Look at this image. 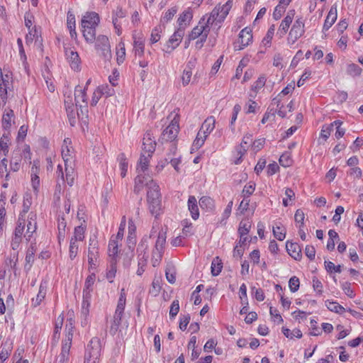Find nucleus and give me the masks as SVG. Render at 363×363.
<instances>
[{
    "instance_id": "obj_36",
    "label": "nucleus",
    "mask_w": 363,
    "mask_h": 363,
    "mask_svg": "<svg viewBox=\"0 0 363 363\" xmlns=\"http://www.w3.org/2000/svg\"><path fill=\"white\" fill-rule=\"evenodd\" d=\"M118 240L111 238L108 244V255L110 257H114L118 252Z\"/></svg>"
},
{
    "instance_id": "obj_43",
    "label": "nucleus",
    "mask_w": 363,
    "mask_h": 363,
    "mask_svg": "<svg viewBox=\"0 0 363 363\" xmlns=\"http://www.w3.org/2000/svg\"><path fill=\"white\" fill-rule=\"evenodd\" d=\"M84 238V228L82 225L77 226L74 228V236L71 238V240L74 242L82 241Z\"/></svg>"
},
{
    "instance_id": "obj_59",
    "label": "nucleus",
    "mask_w": 363,
    "mask_h": 363,
    "mask_svg": "<svg viewBox=\"0 0 363 363\" xmlns=\"http://www.w3.org/2000/svg\"><path fill=\"white\" fill-rule=\"evenodd\" d=\"M333 123H334V126H335V128H336V132L335 134V137L337 139L342 138L345 133V129L341 128V125L342 124V122L337 120V121H335L333 122Z\"/></svg>"
},
{
    "instance_id": "obj_30",
    "label": "nucleus",
    "mask_w": 363,
    "mask_h": 363,
    "mask_svg": "<svg viewBox=\"0 0 363 363\" xmlns=\"http://www.w3.org/2000/svg\"><path fill=\"white\" fill-rule=\"evenodd\" d=\"M147 248V245L144 243L139 245L138 250H141V253L138 255V265L146 266L148 255L145 252L143 253V251L145 250Z\"/></svg>"
},
{
    "instance_id": "obj_25",
    "label": "nucleus",
    "mask_w": 363,
    "mask_h": 363,
    "mask_svg": "<svg viewBox=\"0 0 363 363\" xmlns=\"http://www.w3.org/2000/svg\"><path fill=\"white\" fill-rule=\"evenodd\" d=\"M125 16V12L121 8H117L116 11L114 13V16L113 18V24L116 30H117V34L119 35L121 34V26L118 23V18H122Z\"/></svg>"
},
{
    "instance_id": "obj_53",
    "label": "nucleus",
    "mask_w": 363,
    "mask_h": 363,
    "mask_svg": "<svg viewBox=\"0 0 363 363\" xmlns=\"http://www.w3.org/2000/svg\"><path fill=\"white\" fill-rule=\"evenodd\" d=\"M79 245L77 242L70 240L69 254L71 259H74L78 253Z\"/></svg>"
},
{
    "instance_id": "obj_40",
    "label": "nucleus",
    "mask_w": 363,
    "mask_h": 363,
    "mask_svg": "<svg viewBox=\"0 0 363 363\" xmlns=\"http://www.w3.org/2000/svg\"><path fill=\"white\" fill-rule=\"evenodd\" d=\"M273 235L274 236L280 241L284 240L286 237V229L283 226L277 225L273 227Z\"/></svg>"
},
{
    "instance_id": "obj_19",
    "label": "nucleus",
    "mask_w": 363,
    "mask_h": 363,
    "mask_svg": "<svg viewBox=\"0 0 363 363\" xmlns=\"http://www.w3.org/2000/svg\"><path fill=\"white\" fill-rule=\"evenodd\" d=\"M86 87L82 89L80 86H77L74 90V101L75 106H78L80 101L84 104H87V99L86 94Z\"/></svg>"
},
{
    "instance_id": "obj_20",
    "label": "nucleus",
    "mask_w": 363,
    "mask_h": 363,
    "mask_svg": "<svg viewBox=\"0 0 363 363\" xmlns=\"http://www.w3.org/2000/svg\"><path fill=\"white\" fill-rule=\"evenodd\" d=\"M108 85H102L96 88V89L94 91L92 99L91 101V106H95L99 99L105 94V89H108Z\"/></svg>"
},
{
    "instance_id": "obj_47",
    "label": "nucleus",
    "mask_w": 363,
    "mask_h": 363,
    "mask_svg": "<svg viewBox=\"0 0 363 363\" xmlns=\"http://www.w3.org/2000/svg\"><path fill=\"white\" fill-rule=\"evenodd\" d=\"M123 291H124V289H122L120 297L118 301L117 307L116 309V312H119L121 313H124L125 306V295Z\"/></svg>"
},
{
    "instance_id": "obj_37",
    "label": "nucleus",
    "mask_w": 363,
    "mask_h": 363,
    "mask_svg": "<svg viewBox=\"0 0 363 363\" xmlns=\"http://www.w3.org/2000/svg\"><path fill=\"white\" fill-rule=\"evenodd\" d=\"M251 228V222L248 220H242L240 223L239 228H238V233L240 234V236H245L247 235L250 230Z\"/></svg>"
},
{
    "instance_id": "obj_6",
    "label": "nucleus",
    "mask_w": 363,
    "mask_h": 363,
    "mask_svg": "<svg viewBox=\"0 0 363 363\" xmlns=\"http://www.w3.org/2000/svg\"><path fill=\"white\" fill-rule=\"evenodd\" d=\"M184 35V28L179 27L174 34L170 37L166 45V49L164 52L167 53H171L177 46H179L183 37Z\"/></svg>"
},
{
    "instance_id": "obj_3",
    "label": "nucleus",
    "mask_w": 363,
    "mask_h": 363,
    "mask_svg": "<svg viewBox=\"0 0 363 363\" xmlns=\"http://www.w3.org/2000/svg\"><path fill=\"white\" fill-rule=\"evenodd\" d=\"M95 46L97 50H101V55L104 59L109 60L111 57V45L107 36L99 35L96 40Z\"/></svg>"
},
{
    "instance_id": "obj_35",
    "label": "nucleus",
    "mask_w": 363,
    "mask_h": 363,
    "mask_svg": "<svg viewBox=\"0 0 363 363\" xmlns=\"http://www.w3.org/2000/svg\"><path fill=\"white\" fill-rule=\"evenodd\" d=\"M83 36L89 43H93L96 38V28L82 29Z\"/></svg>"
},
{
    "instance_id": "obj_61",
    "label": "nucleus",
    "mask_w": 363,
    "mask_h": 363,
    "mask_svg": "<svg viewBox=\"0 0 363 363\" xmlns=\"http://www.w3.org/2000/svg\"><path fill=\"white\" fill-rule=\"evenodd\" d=\"M192 18V14L189 11L183 12L179 17L177 22L180 27L182 26L183 23L186 21H190Z\"/></svg>"
},
{
    "instance_id": "obj_16",
    "label": "nucleus",
    "mask_w": 363,
    "mask_h": 363,
    "mask_svg": "<svg viewBox=\"0 0 363 363\" xmlns=\"http://www.w3.org/2000/svg\"><path fill=\"white\" fill-rule=\"evenodd\" d=\"M337 19V8L336 6H333L326 17V19L325 20V23L323 25V29L324 30H328L329 28L333 25L335 21Z\"/></svg>"
},
{
    "instance_id": "obj_11",
    "label": "nucleus",
    "mask_w": 363,
    "mask_h": 363,
    "mask_svg": "<svg viewBox=\"0 0 363 363\" xmlns=\"http://www.w3.org/2000/svg\"><path fill=\"white\" fill-rule=\"evenodd\" d=\"M65 55L71 68L75 71L79 70L81 61L78 53L71 49H66Z\"/></svg>"
},
{
    "instance_id": "obj_17",
    "label": "nucleus",
    "mask_w": 363,
    "mask_h": 363,
    "mask_svg": "<svg viewBox=\"0 0 363 363\" xmlns=\"http://www.w3.org/2000/svg\"><path fill=\"white\" fill-rule=\"evenodd\" d=\"M188 208L194 220L199 217V207L197 200L194 196H190L188 199Z\"/></svg>"
},
{
    "instance_id": "obj_52",
    "label": "nucleus",
    "mask_w": 363,
    "mask_h": 363,
    "mask_svg": "<svg viewBox=\"0 0 363 363\" xmlns=\"http://www.w3.org/2000/svg\"><path fill=\"white\" fill-rule=\"evenodd\" d=\"M134 50L135 55L141 57L144 54V43L143 40H138L134 41Z\"/></svg>"
},
{
    "instance_id": "obj_22",
    "label": "nucleus",
    "mask_w": 363,
    "mask_h": 363,
    "mask_svg": "<svg viewBox=\"0 0 363 363\" xmlns=\"http://www.w3.org/2000/svg\"><path fill=\"white\" fill-rule=\"evenodd\" d=\"M95 279L96 276L94 273L86 277L83 290L85 297H91V291H92L91 287L94 284Z\"/></svg>"
},
{
    "instance_id": "obj_34",
    "label": "nucleus",
    "mask_w": 363,
    "mask_h": 363,
    "mask_svg": "<svg viewBox=\"0 0 363 363\" xmlns=\"http://www.w3.org/2000/svg\"><path fill=\"white\" fill-rule=\"evenodd\" d=\"M70 349L67 346H62L60 355L56 359V363H68Z\"/></svg>"
},
{
    "instance_id": "obj_29",
    "label": "nucleus",
    "mask_w": 363,
    "mask_h": 363,
    "mask_svg": "<svg viewBox=\"0 0 363 363\" xmlns=\"http://www.w3.org/2000/svg\"><path fill=\"white\" fill-rule=\"evenodd\" d=\"M211 274L213 276H218L222 270L223 262L222 260L218 257H215L211 263Z\"/></svg>"
},
{
    "instance_id": "obj_10",
    "label": "nucleus",
    "mask_w": 363,
    "mask_h": 363,
    "mask_svg": "<svg viewBox=\"0 0 363 363\" xmlns=\"http://www.w3.org/2000/svg\"><path fill=\"white\" fill-rule=\"evenodd\" d=\"M147 187V200L160 199H161V194L158 184L153 180L150 179L149 182L146 183Z\"/></svg>"
},
{
    "instance_id": "obj_32",
    "label": "nucleus",
    "mask_w": 363,
    "mask_h": 363,
    "mask_svg": "<svg viewBox=\"0 0 363 363\" xmlns=\"http://www.w3.org/2000/svg\"><path fill=\"white\" fill-rule=\"evenodd\" d=\"M76 107L77 106H74V104H72V105L68 106L67 108L66 109L68 120H69V124L72 126L75 125L76 121H77L76 116H77V111H76Z\"/></svg>"
},
{
    "instance_id": "obj_51",
    "label": "nucleus",
    "mask_w": 363,
    "mask_h": 363,
    "mask_svg": "<svg viewBox=\"0 0 363 363\" xmlns=\"http://www.w3.org/2000/svg\"><path fill=\"white\" fill-rule=\"evenodd\" d=\"M334 130V123L333 122L330 123V125H325L323 127L321 132H320V137L324 138L325 140H326L329 136L330 135L331 133Z\"/></svg>"
},
{
    "instance_id": "obj_8",
    "label": "nucleus",
    "mask_w": 363,
    "mask_h": 363,
    "mask_svg": "<svg viewBox=\"0 0 363 363\" xmlns=\"http://www.w3.org/2000/svg\"><path fill=\"white\" fill-rule=\"evenodd\" d=\"M99 23V16L95 12H87L82 19V29L96 28Z\"/></svg>"
},
{
    "instance_id": "obj_4",
    "label": "nucleus",
    "mask_w": 363,
    "mask_h": 363,
    "mask_svg": "<svg viewBox=\"0 0 363 363\" xmlns=\"http://www.w3.org/2000/svg\"><path fill=\"white\" fill-rule=\"evenodd\" d=\"M252 40V34L250 28L246 27L243 28L240 34L237 42L234 44V48L236 50H240L247 46Z\"/></svg>"
},
{
    "instance_id": "obj_1",
    "label": "nucleus",
    "mask_w": 363,
    "mask_h": 363,
    "mask_svg": "<svg viewBox=\"0 0 363 363\" xmlns=\"http://www.w3.org/2000/svg\"><path fill=\"white\" fill-rule=\"evenodd\" d=\"M100 352V340L97 337H94L87 345L84 363H98Z\"/></svg>"
},
{
    "instance_id": "obj_57",
    "label": "nucleus",
    "mask_w": 363,
    "mask_h": 363,
    "mask_svg": "<svg viewBox=\"0 0 363 363\" xmlns=\"http://www.w3.org/2000/svg\"><path fill=\"white\" fill-rule=\"evenodd\" d=\"M265 83L266 77L264 75L260 76L252 86V91H254L255 92H257L260 89H262L264 86Z\"/></svg>"
},
{
    "instance_id": "obj_26",
    "label": "nucleus",
    "mask_w": 363,
    "mask_h": 363,
    "mask_svg": "<svg viewBox=\"0 0 363 363\" xmlns=\"http://www.w3.org/2000/svg\"><path fill=\"white\" fill-rule=\"evenodd\" d=\"M216 120L213 116L207 118L203 123L201 129L206 134H210L215 128Z\"/></svg>"
},
{
    "instance_id": "obj_49",
    "label": "nucleus",
    "mask_w": 363,
    "mask_h": 363,
    "mask_svg": "<svg viewBox=\"0 0 363 363\" xmlns=\"http://www.w3.org/2000/svg\"><path fill=\"white\" fill-rule=\"evenodd\" d=\"M25 219L19 218L18 220L17 226L14 230V236L21 237L23 235L24 228H25Z\"/></svg>"
},
{
    "instance_id": "obj_60",
    "label": "nucleus",
    "mask_w": 363,
    "mask_h": 363,
    "mask_svg": "<svg viewBox=\"0 0 363 363\" xmlns=\"http://www.w3.org/2000/svg\"><path fill=\"white\" fill-rule=\"evenodd\" d=\"M192 72L191 69H184L182 74V76L181 77L182 84L184 86H186L188 85L191 81Z\"/></svg>"
},
{
    "instance_id": "obj_21",
    "label": "nucleus",
    "mask_w": 363,
    "mask_h": 363,
    "mask_svg": "<svg viewBox=\"0 0 363 363\" xmlns=\"http://www.w3.org/2000/svg\"><path fill=\"white\" fill-rule=\"evenodd\" d=\"M166 242V232L160 230L157 235V239L155 242V250L158 252L159 258L161 257V253Z\"/></svg>"
},
{
    "instance_id": "obj_5",
    "label": "nucleus",
    "mask_w": 363,
    "mask_h": 363,
    "mask_svg": "<svg viewBox=\"0 0 363 363\" xmlns=\"http://www.w3.org/2000/svg\"><path fill=\"white\" fill-rule=\"evenodd\" d=\"M179 123L175 120L172 121L170 124L163 130L161 136L162 143L173 141L179 133Z\"/></svg>"
},
{
    "instance_id": "obj_42",
    "label": "nucleus",
    "mask_w": 363,
    "mask_h": 363,
    "mask_svg": "<svg viewBox=\"0 0 363 363\" xmlns=\"http://www.w3.org/2000/svg\"><path fill=\"white\" fill-rule=\"evenodd\" d=\"M199 205L201 208L212 210L213 207V200L208 196H202L199 200Z\"/></svg>"
},
{
    "instance_id": "obj_50",
    "label": "nucleus",
    "mask_w": 363,
    "mask_h": 363,
    "mask_svg": "<svg viewBox=\"0 0 363 363\" xmlns=\"http://www.w3.org/2000/svg\"><path fill=\"white\" fill-rule=\"evenodd\" d=\"M203 29H201L199 24L193 28L191 33L189 35V41L194 40L198 38H201L203 35Z\"/></svg>"
},
{
    "instance_id": "obj_39",
    "label": "nucleus",
    "mask_w": 363,
    "mask_h": 363,
    "mask_svg": "<svg viewBox=\"0 0 363 363\" xmlns=\"http://www.w3.org/2000/svg\"><path fill=\"white\" fill-rule=\"evenodd\" d=\"M347 73L352 77L359 76L362 73V68L357 65L352 63L347 66Z\"/></svg>"
},
{
    "instance_id": "obj_9",
    "label": "nucleus",
    "mask_w": 363,
    "mask_h": 363,
    "mask_svg": "<svg viewBox=\"0 0 363 363\" xmlns=\"http://www.w3.org/2000/svg\"><path fill=\"white\" fill-rule=\"evenodd\" d=\"M143 146V150L145 153L152 154L155 152L156 142L154 140V136L151 131H147L145 134Z\"/></svg>"
},
{
    "instance_id": "obj_45",
    "label": "nucleus",
    "mask_w": 363,
    "mask_h": 363,
    "mask_svg": "<svg viewBox=\"0 0 363 363\" xmlns=\"http://www.w3.org/2000/svg\"><path fill=\"white\" fill-rule=\"evenodd\" d=\"M282 332L284 335L292 339L294 337H296L297 338H301L302 337V332L299 329H294L292 331H291L288 328H283Z\"/></svg>"
},
{
    "instance_id": "obj_12",
    "label": "nucleus",
    "mask_w": 363,
    "mask_h": 363,
    "mask_svg": "<svg viewBox=\"0 0 363 363\" xmlns=\"http://www.w3.org/2000/svg\"><path fill=\"white\" fill-rule=\"evenodd\" d=\"M294 16V10L289 11L286 16L282 20L277 31V34H279L280 37H283L288 31L289 28L292 23Z\"/></svg>"
},
{
    "instance_id": "obj_2",
    "label": "nucleus",
    "mask_w": 363,
    "mask_h": 363,
    "mask_svg": "<svg viewBox=\"0 0 363 363\" xmlns=\"http://www.w3.org/2000/svg\"><path fill=\"white\" fill-rule=\"evenodd\" d=\"M305 26L302 18H297L289 31L287 38L289 44H294L305 33Z\"/></svg>"
},
{
    "instance_id": "obj_46",
    "label": "nucleus",
    "mask_w": 363,
    "mask_h": 363,
    "mask_svg": "<svg viewBox=\"0 0 363 363\" xmlns=\"http://www.w3.org/2000/svg\"><path fill=\"white\" fill-rule=\"evenodd\" d=\"M177 9L176 7H172L169 9L164 15V16L161 18L160 22L162 24L164 25L167 23L170 20H172L174 16L177 13Z\"/></svg>"
},
{
    "instance_id": "obj_63",
    "label": "nucleus",
    "mask_w": 363,
    "mask_h": 363,
    "mask_svg": "<svg viewBox=\"0 0 363 363\" xmlns=\"http://www.w3.org/2000/svg\"><path fill=\"white\" fill-rule=\"evenodd\" d=\"M279 163L281 166L287 167L291 165L292 160L288 154H283L279 158Z\"/></svg>"
},
{
    "instance_id": "obj_7",
    "label": "nucleus",
    "mask_w": 363,
    "mask_h": 363,
    "mask_svg": "<svg viewBox=\"0 0 363 363\" xmlns=\"http://www.w3.org/2000/svg\"><path fill=\"white\" fill-rule=\"evenodd\" d=\"M99 257L98 242L96 239L89 240L88 249V262L91 268L95 269L97 265Z\"/></svg>"
},
{
    "instance_id": "obj_23",
    "label": "nucleus",
    "mask_w": 363,
    "mask_h": 363,
    "mask_svg": "<svg viewBox=\"0 0 363 363\" xmlns=\"http://www.w3.org/2000/svg\"><path fill=\"white\" fill-rule=\"evenodd\" d=\"M10 145L9 132L4 133L0 139V152H3L6 156L9 153Z\"/></svg>"
},
{
    "instance_id": "obj_15",
    "label": "nucleus",
    "mask_w": 363,
    "mask_h": 363,
    "mask_svg": "<svg viewBox=\"0 0 363 363\" xmlns=\"http://www.w3.org/2000/svg\"><path fill=\"white\" fill-rule=\"evenodd\" d=\"M152 154L145 152L141 154L137 167L138 173L145 172L147 169Z\"/></svg>"
},
{
    "instance_id": "obj_24",
    "label": "nucleus",
    "mask_w": 363,
    "mask_h": 363,
    "mask_svg": "<svg viewBox=\"0 0 363 363\" xmlns=\"http://www.w3.org/2000/svg\"><path fill=\"white\" fill-rule=\"evenodd\" d=\"M147 203L150 213L157 217L161 211V199L149 200Z\"/></svg>"
},
{
    "instance_id": "obj_55",
    "label": "nucleus",
    "mask_w": 363,
    "mask_h": 363,
    "mask_svg": "<svg viewBox=\"0 0 363 363\" xmlns=\"http://www.w3.org/2000/svg\"><path fill=\"white\" fill-rule=\"evenodd\" d=\"M255 189V184L254 182H250L248 184L244 186L242 190V196L244 197L248 198L250 195H252Z\"/></svg>"
},
{
    "instance_id": "obj_44",
    "label": "nucleus",
    "mask_w": 363,
    "mask_h": 363,
    "mask_svg": "<svg viewBox=\"0 0 363 363\" xmlns=\"http://www.w3.org/2000/svg\"><path fill=\"white\" fill-rule=\"evenodd\" d=\"M21 156L17 154L13 156L10 162V168L13 172H18L21 167Z\"/></svg>"
},
{
    "instance_id": "obj_33",
    "label": "nucleus",
    "mask_w": 363,
    "mask_h": 363,
    "mask_svg": "<svg viewBox=\"0 0 363 363\" xmlns=\"http://www.w3.org/2000/svg\"><path fill=\"white\" fill-rule=\"evenodd\" d=\"M233 5V0H228L225 4L223 6H219V13H220V20H225L226 16H228L229 11L230 10Z\"/></svg>"
},
{
    "instance_id": "obj_27",
    "label": "nucleus",
    "mask_w": 363,
    "mask_h": 363,
    "mask_svg": "<svg viewBox=\"0 0 363 363\" xmlns=\"http://www.w3.org/2000/svg\"><path fill=\"white\" fill-rule=\"evenodd\" d=\"M37 229L36 222L33 219L32 217L30 218V220H28L27 223V230L24 235L27 241H30L33 234L35 232Z\"/></svg>"
},
{
    "instance_id": "obj_28",
    "label": "nucleus",
    "mask_w": 363,
    "mask_h": 363,
    "mask_svg": "<svg viewBox=\"0 0 363 363\" xmlns=\"http://www.w3.org/2000/svg\"><path fill=\"white\" fill-rule=\"evenodd\" d=\"M123 315V313L115 311L113 323H112V324L111 325V328H110V332L112 334L114 335L118 331V328L121 323Z\"/></svg>"
},
{
    "instance_id": "obj_41",
    "label": "nucleus",
    "mask_w": 363,
    "mask_h": 363,
    "mask_svg": "<svg viewBox=\"0 0 363 363\" xmlns=\"http://www.w3.org/2000/svg\"><path fill=\"white\" fill-rule=\"evenodd\" d=\"M1 351L0 353V363H3L10 355L11 351V344L7 345V343L5 342L1 345Z\"/></svg>"
},
{
    "instance_id": "obj_56",
    "label": "nucleus",
    "mask_w": 363,
    "mask_h": 363,
    "mask_svg": "<svg viewBox=\"0 0 363 363\" xmlns=\"http://www.w3.org/2000/svg\"><path fill=\"white\" fill-rule=\"evenodd\" d=\"M300 281L296 277H292L289 281V286L291 292H296L298 290Z\"/></svg>"
},
{
    "instance_id": "obj_58",
    "label": "nucleus",
    "mask_w": 363,
    "mask_h": 363,
    "mask_svg": "<svg viewBox=\"0 0 363 363\" xmlns=\"http://www.w3.org/2000/svg\"><path fill=\"white\" fill-rule=\"evenodd\" d=\"M32 204V197L30 194H26L23 198L22 213L26 214L30 209Z\"/></svg>"
},
{
    "instance_id": "obj_64",
    "label": "nucleus",
    "mask_w": 363,
    "mask_h": 363,
    "mask_svg": "<svg viewBox=\"0 0 363 363\" xmlns=\"http://www.w3.org/2000/svg\"><path fill=\"white\" fill-rule=\"evenodd\" d=\"M166 278L167 281L171 284H174L175 282V271L173 267H167L166 269Z\"/></svg>"
},
{
    "instance_id": "obj_13",
    "label": "nucleus",
    "mask_w": 363,
    "mask_h": 363,
    "mask_svg": "<svg viewBox=\"0 0 363 363\" xmlns=\"http://www.w3.org/2000/svg\"><path fill=\"white\" fill-rule=\"evenodd\" d=\"M48 282L47 280H43L40 283L38 293L35 297V298H32L31 303L32 306L34 307H37L40 304V303L43 301V300L45 298L46 293H47V288H48Z\"/></svg>"
},
{
    "instance_id": "obj_48",
    "label": "nucleus",
    "mask_w": 363,
    "mask_h": 363,
    "mask_svg": "<svg viewBox=\"0 0 363 363\" xmlns=\"http://www.w3.org/2000/svg\"><path fill=\"white\" fill-rule=\"evenodd\" d=\"M17 261H18V255L16 253H13V255H11V256L9 257L6 258L5 263L8 267H10L15 272L16 269V267Z\"/></svg>"
},
{
    "instance_id": "obj_54",
    "label": "nucleus",
    "mask_w": 363,
    "mask_h": 363,
    "mask_svg": "<svg viewBox=\"0 0 363 363\" xmlns=\"http://www.w3.org/2000/svg\"><path fill=\"white\" fill-rule=\"evenodd\" d=\"M66 181L69 186L74 184V169L72 167H68V164L65 166Z\"/></svg>"
},
{
    "instance_id": "obj_18",
    "label": "nucleus",
    "mask_w": 363,
    "mask_h": 363,
    "mask_svg": "<svg viewBox=\"0 0 363 363\" xmlns=\"http://www.w3.org/2000/svg\"><path fill=\"white\" fill-rule=\"evenodd\" d=\"M14 118V113L11 108H6L2 116V126L8 130L11 126V122Z\"/></svg>"
},
{
    "instance_id": "obj_38",
    "label": "nucleus",
    "mask_w": 363,
    "mask_h": 363,
    "mask_svg": "<svg viewBox=\"0 0 363 363\" xmlns=\"http://www.w3.org/2000/svg\"><path fill=\"white\" fill-rule=\"evenodd\" d=\"M118 160L119 161L120 168L121 170V175L125 177L128 171V162L124 153L118 155Z\"/></svg>"
},
{
    "instance_id": "obj_31",
    "label": "nucleus",
    "mask_w": 363,
    "mask_h": 363,
    "mask_svg": "<svg viewBox=\"0 0 363 363\" xmlns=\"http://www.w3.org/2000/svg\"><path fill=\"white\" fill-rule=\"evenodd\" d=\"M325 306L327 308L333 312L342 314L345 311V309L344 307H342L341 305H340L338 303L335 301H330L329 300H327L325 301Z\"/></svg>"
},
{
    "instance_id": "obj_14",
    "label": "nucleus",
    "mask_w": 363,
    "mask_h": 363,
    "mask_svg": "<svg viewBox=\"0 0 363 363\" xmlns=\"http://www.w3.org/2000/svg\"><path fill=\"white\" fill-rule=\"evenodd\" d=\"M286 249L289 255L296 260H300L302 255L299 245L296 242L287 241L286 243Z\"/></svg>"
},
{
    "instance_id": "obj_62",
    "label": "nucleus",
    "mask_w": 363,
    "mask_h": 363,
    "mask_svg": "<svg viewBox=\"0 0 363 363\" xmlns=\"http://www.w3.org/2000/svg\"><path fill=\"white\" fill-rule=\"evenodd\" d=\"M179 311V303L178 300H174L171 304L169 310V315L171 318H174Z\"/></svg>"
}]
</instances>
